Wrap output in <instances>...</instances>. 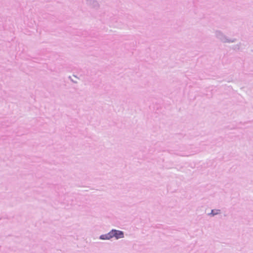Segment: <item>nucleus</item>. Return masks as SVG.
Here are the masks:
<instances>
[{
    "mask_svg": "<svg viewBox=\"0 0 253 253\" xmlns=\"http://www.w3.org/2000/svg\"><path fill=\"white\" fill-rule=\"evenodd\" d=\"M110 235H111L112 237H115L116 239L122 238L124 237V233L122 231L116 230H112L110 231Z\"/></svg>",
    "mask_w": 253,
    "mask_h": 253,
    "instance_id": "f257e3e1",
    "label": "nucleus"
},
{
    "mask_svg": "<svg viewBox=\"0 0 253 253\" xmlns=\"http://www.w3.org/2000/svg\"><path fill=\"white\" fill-rule=\"evenodd\" d=\"M112 238L111 235H110V232L106 235H103L100 236V239L102 240H108Z\"/></svg>",
    "mask_w": 253,
    "mask_h": 253,
    "instance_id": "f03ea898",
    "label": "nucleus"
},
{
    "mask_svg": "<svg viewBox=\"0 0 253 253\" xmlns=\"http://www.w3.org/2000/svg\"><path fill=\"white\" fill-rule=\"evenodd\" d=\"M211 213H212L213 215L216 214V213H213V210L211 211Z\"/></svg>",
    "mask_w": 253,
    "mask_h": 253,
    "instance_id": "7ed1b4c3",
    "label": "nucleus"
}]
</instances>
